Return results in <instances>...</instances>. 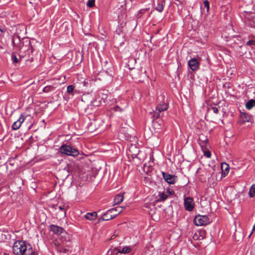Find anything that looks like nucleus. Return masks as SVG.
I'll list each match as a JSON object with an SVG mask.
<instances>
[{"mask_svg":"<svg viewBox=\"0 0 255 255\" xmlns=\"http://www.w3.org/2000/svg\"><path fill=\"white\" fill-rule=\"evenodd\" d=\"M150 8V6H148V7L146 8V9H149Z\"/></svg>","mask_w":255,"mask_h":255,"instance_id":"42","label":"nucleus"},{"mask_svg":"<svg viewBox=\"0 0 255 255\" xmlns=\"http://www.w3.org/2000/svg\"><path fill=\"white\" fill-rule=\"evenodd\" d=\"M112 109L116 112H122V111H124V108H121L118 105H116V106L113 107V108H112Z\"/></svg>","mask_w":255,"mask_h":255,"instance_id":"25","label":"nucleus"},{"mask_svg":"<svg viewBox=\"0 0 255 255\" xmlns=\"http://www.w3.org/2000/svg\"><path fill=\"white\" fill-rule=\"evenodd\" d=\"M153 0H150V1L151 2L149 3V5H151V6H152L153 4H152V2H153Z\"/></svg>","mask_w":255,"mask_h":255,"instance_id":"35","label":"nucleus"},{"mask_svg":"<svg viewBox=\"0 0 255 255\" xmlns=\"http://www.w3.org/2000/svg\"><path fill=\"white\" fill-rule=\"evenodd\" d=\"M255 230V224H254L253 227V231Z\"/></svg>","mask_w":255,"mask_h":255,"instance_id":"37","label":"nucleus"},{"mask_svg":"<svg viewBox=\"0 0 255 255\" xmlns=\"http://www.w3.org/2000/svg\"><path fill=\"white\" fill-rule=\"evenodd\" d=\"M204 155L208 158H210L211 156V153L209 151H204Z\"/></svg>","mask_w":255,"mask_h":255,"instance_id":"32","label":"nucleus"},{"mask_svg":"<svg viewBox=\"0 0 255 255\" xmlns=\"http://www.w3.org/2000/svg\"><path fill=\"white\" fill-rule=\"evenodd\" d=\"M249 195L250 197L255 196V184H253L251 186L249 190Z\"/></svg>","mask_w":255,"mask_h":255,"instance_id":"21","label":"nucleus"},{"mask_svg":"<svg viewBox=\"0 0 255 255\" xmlns=\"http://www.w3.org/2000/svg\"><path fill=\"white\" fill-rule=\"evenodd\" d=\"M212 110H213V112L215 114H218L219 112L218 108L216 107H213Z\"/></svg>","mask_w":255,"mask_h":255,"instance_id":"34","label":"nucleus"},{"mask_svg":"<svg viewBox=\"0 0 255 255\" xmlns=\"http://www.w3.org/2000/svg\"><path fill=\"white\" fill-rule=\"evenodd\" d=\"M194 222L196 226H205L209 223V220L207 216H196L194 220Z\"/></svg>","mask_w":255,"mask_h":255,"instance_id":"5","label":"nucleus"},{"mask_svg":"<svg viewBox=\"0 0 255 255\" xmlns=\"http://www.w3.org/2000/svg\"><path fill=\"white\" fill-rule=\"evenodd\" d=\"M58 208L59 209V210L61 211H63L64 212V215H66V211L65 210V208H64V206H60L58 207Z\"/></svg>","mask_w":255,"mask_h":255,"instance_id":"33","label":"nucleus"},{"mask_svg":"<svg viewBox=\"0 0 255 255\" xmlns=\"http://www.w3.org/2000/svg\"><path fill=\"white\" fill-rule=\"evenodd\" d=\"M114 213H118V211H116V210L114 211Z\"/></svg>","mask_w":255,"mask_h":255,"instance_id":"39","label":"nucleus"},{"mask_svg":"<svg viewBox=\"0 0 255 255\" xmlns=\"http://www.w3.org/2000/svg\"><path fill=\"white\" fill-rule=\"evenodd\" d=\"M25 120V117L23 115L21 114L19 119L13 123L11 126V128L13 130H17L21 127V124Z\"/></svg>","mask_w":255,"mask_h":255,"instance_id":"8","label":"nucleus"},{"mask_svg":"<svg viewBox=\"0 0 255 255\" xmlns=\"http://www.w3.org/2000/svg\"><path fill=\"white\" fill-rule=\"evenodd\" d=\"M198 143L203 149L204 148L206 149V146L208 144L207 137L204 135H200L199 137Z\"/></svg>","mask_w":255,"mask_h":255,"instance_id":"10","label":"nucleus"},{"mask_svg":"<svg viewBox=\"0 0 255 255\" xmlns=\"http://www.w3.org/2000/svg\"><path fill=\"white\" fill-rule=\"evenodd\" d=\"M74 86L72 85H69L67 88V92L69 94H72L74 89Z\"/></svg>","mask_w":255,"mask_h":255,"instance_id":"26","label":"nucleus"},{"mask_svg":"<svg viewBox=\"0 0 255 255\" xmlns=\"http://www.w3.org/2000/svg\"><path fill=\"white\" fill-rule=\"evenodd\" d=\"M222 168H223V164L222 165Z\"/></svg>","mask_w":255,"mask_h":255,"instance_id":"44","label":"nucleus"},{"mask_svg":"<svg viewBox=\"0 0 255 255\" xmlns=\"http://www.w3.org/2000/svg\"><path fill=\"white\" fill-rule=\"evenodd\" d=\"M168 108V104L165 102H161L157 105L155 110L152 112H150V114L152 118L157 119L162 116V112L166 111Z\"/></svg>","mask_w":255,"mask_h":255,"instance_id":"3","label":"nucleus"},{"mask_svg":"<svg viewBox=\"0 0 255 255\" xmlns=\"http://www.w3.org/2000/svg\"><path fill=\"white\" fill-rule=\"evenodd\" d=\"M162 174L165 181L169 184H174L177 180V177L175 175H171L164 172H162Z\"/></svg>","mask_w":255,"mask_h":255,"instance_id":"7","label":"nucleus"},{"mask_svg":"<svg viewBox=\"0 0 255 255\" xmlns=\"http://www.w3.org/2000/svg\"><path fill=\"white\" fill-rule=\"evenodd\" d=\"M158 197L159 198L157 199L158 202H162L164 201L167 199V193H166V191H164L163 192H160L159 191L158 192Z\"/></svg>","mask_w":255,"mask_h":255,"instance_id":"14","label":"nucleus"},{"mask_svg":"<svg viewBox=\"0 0 255 255\" xmlns=\"http://www.w3.org/2000/svg\"><path fill=\"white\" fill-rule=\"evenodd\" d=\"M130 251V248L128 247H125L123 248L122 251H121V252L119 253H124L127 254Z\"/></svg>","mask_w":255,"mask_h":255,"instance_id":"27","label":"nucleus"},{"mask_svg":"<svg viewBox=\"0 0 255 255\" xmlns=\"http://www.w3.org/2000/svg\"><path fill=\"white\" fill-rule=\"evenodd\" d=\"M204 5L205 7L207 8V10L208 11L209 9V3L207 0H205L204 1Z\"/></svg>","mask_w":255,"mask_h":255,"instance_id":"29","label":"nucleus"},{"mask_svg":"<svg viewBox=\"0 0 255 255\" xmlns=\"http://www.w3.org/2000/svg\"><path fill=\"white\" fill-rule=\"evenodd\" d=\"M20 59V57H19V58H17L14 53H13L11 54V60L13 63H18Z\"/></svg>","mask_w":255,"mask_h":255,"instance_id":"23","label":"nucleus"},{"mask_svg":"<svg viewBox=\"0 0 255 255\" xmlns=\"http://www.w3.org/2000/svg\"><path fill=\"white\" fill-rule=\"evenodd\" d=\"M17 39L18 41V42L20 43V38H19V37L18 36H17L16 37H14L12 39V44L13 45V46L14 47H17V48H20L21 47V45H20V44L19 45L18 43H16L15 42V40Z\"/></svg>","mask_w":255,"mask_h":255,"instance_id":"20","label":"nucleus"},{"mask_svg":"<svg viewBox=\"0 0 255 255\" xmlns=\"http://www.w3.org/2000/svg\"><path fill=\"white\" fill-rule=\"evenodd\" d=\"M54 90H55V88L54 86H51V85H48V86H45L43 89L42 91L44 93H48L53 91Z\"/></svg>","mask_w":255,"mask_h":255,"instance_id":"19","label":"nucleus"},{"mask_svg":"<svg viewBox=\"0 0 255 255\" xmlns=\"http://www.w3.org/2000/svg\"><path fill=\"white\" fill-rule=\"evenodd\" d=\"M49 230L55 234L60 235L63 233V228L55 225H51L49 226Z\"/></svg>","mask_w":255,"mask_h":255,"instance_id":"11","label":"nucleus"},{"mask_svg":"<svg viewBox=\"0 0 255 255\" xmlns=\"http://www.w3.org/2000/svg\"><path fill=\"white\" fill-rule=\"evenodd\" d=\"M152 169V168H150V170H148L147 172H151V170Z\"/></svg>","mask_w":255,"mask_h":255,"instance_id":"38","label":"nucleus"},{"mask_svg":"<svg viewBox=\"0 0 255 255\" xmlns=\"http://www.w3.org/2000/svg\"><path fill=\"white\" fill-rule=\"evenodd\" d=\"M153 126L156 129H159L161 128V124L158 121L153 120Z\"/></svg>","mask_w":255,"mask_h":255,"instance_id":"24","label":"nucleus"},{"mask_svg":"<svg viewBox=\"0 0 255 255\" xmlns=\"http://www.w3.org/2000/svg\"><path fill=\"white\" fill-rule=\"evenodd\" d=\"M124 209V207L118 206L110 209L102 216L100 220L109 221L112 219L122 212Z\"/></svg>","mask_w":255,"mask_h":255,"instance_id":"2","label":"nucleus"},{"mask_svg":"<svg viewBox=\"0 0 255 255\" xmlns=\"http://www.w3.org/2000/svg\"><path fill=\"white\" fill-rule=\"evenodd\" d=\"M123 195L118 194L116 195L114 199V203L115 204H120L124 200Z\"/></svg>","mask_w":255,"mask_h":255,"instance_id":"16","label":"nucleus"},{"mask_svg":"<svg viewBox=\"0 0 255 255\" xmlns=\"http://www.w3.org/2000/svg\"><path fill=\"white\" fill-rule=\"evenodd\" d=\"M184 205L185 209L188 211H191L194 207L193 199L191 197H186L184 199Z\"/></svg>","mask_w":255,"mask_h":255,"instance_id":"6","label":"nucleus"},{"mask_svg":"<svg viewBox=\"0 0 255 255\" xmlns=\"http://www.w3.org/2000/svg\"><path fill=\"white\" fill-rule=\"evenodd\" d=\"M97 216V212H93L92 213H87L85 215V217L87 220H94L96 219Z\"/></svg>","mask_w":255,"mask_h":255,"instance_id":"13","label":"nucleus"},{"mask_svg":"<svg viewBox=\"0 0 255 255\" xmlns=\"http://www.w3.org/2000/svg\"><path fill=\"white\" fill-rule=\"evenodd\" d=\"M59 151L62 154L74 157L79 154V151L77 149L66 144H63L60 147Z\"/></svg>","mask_w":255,"mask_h":255,"instance_id":"4","label":"nucleus"},{"mask_svg":"<svg viewBox=\"0 0 255 255\" xmlns=\"http://www.w3.org/2000/svg\"><path fill=\"white\" fill-rule=\"evenodd\" d=\"M255 41L254 40H249L247 42V45L248 46L255 45Z\"/></svg>","mask_w":255,"mask_h":255,"instance_id":"30","label":"nucleus"},{"mask_svg":"<svg viewBox=\"0 0 255 255\" xmlns=\"http://www.w3.org/2000/svg\"><path fill=\"white\" fill-rule=\"evenodd\" d=\"M164 2L162 0H159L157 1L155 8L159 12H161L163 10Z\"/></svg>","mask_w":255,"mask_h":255,"instance_id":"15","label":"nucleus"},{"mask_svg":"<svg viewBox=\"0 0 255 255\" xmlns=\"http://www.w3.org/2000/svg\"><path fill=\"white\" fill-rule=\"evenodd\" d=\"M205 237V232L204 231H198L193 236L194 240H201L204 239Z\"/></svg>","mask_w":255,"mask_h":255,"instance_id":"12","label":"nucleus"},{"mask_svg":"<svg viewBox=\"0 0 255 255\" xmlns=\"http://www.w3.org/2000/svg\"><path fill=\"white\" fill-rule=\"evenodd\" d=\"M13 253L15 255H37L30 245L22 240L16 241L12 247Z\"/></svg>","mask_w":255,"mask_h":255,"instance_id":"1","label":"nucleus"},{"mask_svg":"<svg viewBox=\"0 0 255 255\" xmlns=\"http://www.w3.org/2000/svg\"><path fill=\"white\" fill-rule=\"evenodd\" d=\"M66 251H67V250H66V249H64V251H63V252H64V253H66Z\"/></svg>","mask_w":255,"mask_h":255,"instance_id":"41","label":"nucleus"},{"mask_svg":"<svg viewBox=\"0 0 255 255\" xmlns=\"http://www.w3.org/2000/svg\"><path fill=\"white\" fill-rule=\"evenodd\" d=\"M3 255H9V254H7V253H4V254H3Z\"/></svg>","mask_w":255,"mask_h":255,"instance_id":"40","label":"nucleus"},{"mask_svg":"<svg viewBox=\"0 0 255 255\" xmlns=\"http://www.w3.org/2000/svg\"><path fill=\"white\" fill-rule=\"evenodd\" d=\"M166 191V193H167V197H168L170 195H173L174 193L173 190H170L169 189H167Z\"/></svg>","mask_w":255,"mask_h":255,"instance_id":"31","label":"nucleus"},{"mask_svg":"<svg viewBox=\"0 0 255 255\" xmlns=\"http://www.w3.org/2000/svg\"><path fill=\"white\" fill-rule=\"evenodd\" d=\"M225 165L226 166V168H225V170H229V168H228V165L226 164H225Z\"/></svg>","mask_w":255,"mask_h":255,"instance_id":"36","label":"nucleus"},{"mask_svg":"<svg viewBox=\"0 0 255 255\" xmlns=\"http://www.w3.org/2000/svg\"><path fill=\"white\" fill-rule=\"evenodd\" d=\"M188 66L192 71H196L199 66V62L196 58L191 59L188 62Z\"/></svg>","mask_w":255,"mask_h":255,"instance_id":"9","label":"nucleus"},{"mask_svg":"<svg viewBox=\"0 0 255 255\" xmlns=\"http://www.w3.org/2000/svg\"><path fill=\"white\" fill-rule=\"evenodd\" d=\"M95 0H88L87 5L89 7H92L95 4Z\"/></svg>","mask_w":255,"mask_h":255,"instance_id":"28","label":"nucleus"},{"mask_svg":"<svg viewBox=\"0 0 255 255\" xmlns=\"http://www.w3.org/2000/svg\"><path fill=\"white\" fill-rule=\"evenodd\" d=\"M120 252H121V250L117 248H115L113 250H109L107 253L106 255H117Z\"/></svg>","mask_w":255,"mask_h":255,"instance_id":"18","label":"nucleus"},{"mask_svg":"<svg viewBox=\"0 0 255 255\" xmlns=\"http://www.w3.org/2000/svg\"><path fill=\"white\" fill-rule=\"evenodd\" d=\"M255 106V100L251 99L249 100L246 104V108L248 110H251Z\"/></svg>","mask_w":255,"mask_h":255,"instance_id":"17","label":"nucleus"},{"mask_svg":"<svg viewBox=\"0 0 255 255\" xmlns=\"http://www.w3.org/2000/svg\"><path fill=\"white\" fill-rule=\"evenodd\" d=\"M0 31L3 32V30L1 28L0 29Z\"/></svg>","mask_w":255,"mask_h":255,"instance_id":"43","label":"nucleus"},{"mask_svg":"<svg viewBox=\"0 0 255 255\" xmlns=\"http://www.w3.org/2000/svg\"><path fill=\"white\" fill-rule=\"evenodd\" d=\"M241 117L244 122H249V121L250 120V116L248 115L245 114V113L242 114L241 115Z\"/></svg>","mask_w":255,"mask_h":255,"instance_id":"22","label":"nucleus"}]
</instances>
